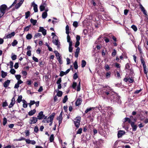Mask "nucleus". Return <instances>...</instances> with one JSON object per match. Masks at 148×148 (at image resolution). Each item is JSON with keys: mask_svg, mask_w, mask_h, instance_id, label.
Masks as SVG:
<instances>
[{"mask_svg": "<svg viewBox=\"0 0 148 148\" xmlns=\"http://www.w3.org/2000/svg\"><path fill=\"white\" fill-rule=\"evenodd\" d=\"M125 69L127 71H128L129 72V75L131 77H132L134 75V70L132 66H131L128 63H127L125 65Z\"/></svg>", "mask_w": 148, "mask_h": 148, "instance_id": "nucleus-1", "label": "nucleus"}, {"mask_svg": "<svg viewBox=\"0 0 148 148\" xmlns=\"http://www.w3.org/2000/svg\"><path fill=\"white\" fill-rule=\"evenodd\" d=\"M38 121V119L36 117H32L29 120V122L30 125L35 124Z\"/></svg>", "mask_w": 148, "mask_h": 148, "instance_id": "nucleus-2", "label": "nucleus"}, {"mask_svg": "<svg viewBox=\"0 0 148 148\" xmlns=\"http://www.w3.org/2000/svg\"><path fill=\"white\" fill-rule=\"evenodd\" d=\"M7 8V6L5 4H3L1 5L0 6V10L1 12H2V14H4L5 13V10Z\"/></svg>", "mask_w": 148, "mask_h": 148, "instance_id": "nucleus-3", "label": "nucleus"}, {"mask_svg": "<svg viewBox=\"0 0 148 148\" xmlns=\"http://www.w3.org/2000/svg\"><path fill=\"white\" fill-rule=\"evenodd\" d=\"M55 115V113H52L49 117L47 119V123H49L51 121H53L54 117Z\"/></svg>", "mask_w": 148, "mask_h": 148, "instance_id": "nucleus-4", "label": "nucleus"}, {"mask_svg": "<svg viewBox=\"0 0 148 148\" xmlns=\"http://www.w3.org/2000/svg\"><path fill=\"white\" fill-rule=\"evenodd\" d=\"M43 112L41 111L39 113L37 116V118L38 119L40 120L43 118L45 116V115L43 114Z\"/></svg>", "mask_w": 148, "mask_h": 148, "instance_id": "nucleus-5", "label": "nucleus"}, {"mask_svg": "<svg viewBox=\"0 0 148 148\" xmlns=\"http://www.w3.org/2000/svg\"><path fill=\"white\" fill-rule=\"evenodd\" d=\"M62 82L61 78H59L57 81L56 84H58V89H60L62 88L61 84H60Z\"/></svg>", "mask_w": 148, "mask_h": 148, "instance_id": "nucleus-6", "label": "nucleus"}, {"mask_svg": "<svg viewBox=\"0 0 148 148\" xmlns=\"http://www.w3.org/2000/svg\"><path fill=\"white\" fill-rule=\"evenodd\" d=\"M15 96H16L15 95L13 97L12 99L11 100V102L8 106L9 108H12L13 106L15 104Z\"/></svg>", "mask_w": 148, "mask_h": 148, "instance_id": "nucleus-7", "label": "nucleus"}, {"mask_svg": "<svg viewBox=\"0 0 148 148\" xmlns=\"http://www.w3.org/2000/svg\"><path fill=\"white\" fill-rule=\"evenodd\" d=\"M139 5L140 6V8L141 11L143 12V14L145 15H147V12L146 10H145L144 7L142 5L139 3Z\"/></svg>", "mask_w": 148, "mask_h": 148, "instance_id": "nucleus-8", "label": "nucleus"}, {"mask_svg": "<svg viewBox=\"0 0 148 148\" xmlns=\"http://www.w3.org/2000/svg\"><path fill=\"white\" fill-rule=\"evenodd\" d=\"M139 5L140 6V8L141 11L143 12V14L145 15H147V12L146 10H145L144 7L142 5L139 3Z\"/></svg>", "mask_w": 148, "mask_h": 148, "instance_id": "nucleus-9", "label": "nucleus"}, {"mask_svg": "<svg viewBox=\"0 0 148 148\" xmlns=\"http://www.w3.org/2000/svg\"><path fill=\"white\" fill-rule=\"evenodd\" d=\"M131 126L132 127L133 131H135L136 130L137 127V126L136 125H135L134 122H132L131 123Z\"/></svg>", "mask_w": 148, "mask_h": 148, "instance_id": "nucleus-10", "label": "nucleus"}, {"mask_svg": "<svg viewBox=\"0 0 148 148\" xmlns=\"http://www.w3.org/2000/svg\"><path fill=\"white\" fill-rule=\"evenodd\" d=\"M38 31L42 32L44 36H45L46 34V30L44 29L43 27H40Z\"/></svg>", "mask_w": 148, "mask_h": 148, "instance_id": "nucleus-11", "label": "nucleus"}, {"mask_svg": "<svg viewBox=\"0 0 148 148\" xmlns=\"http://www.w3.org/2000/svg\"><path fill=\"white\" fill-rule=\"evenodd\" d=\"M82 102V99L81 98H78L75 102V105L76 106H78L81 105Z\"/></svg>", "mask_w": 148, "mask_h": 148, "instance_id": "nucleus-12", "label": "nucleus"}, {"mask_svg": "<svg viewBox=\"0 0 148 148\" xmlns=\"http://www.w3.org/2000/svg\"><path fill=\"white\" fill-rule=\"evenodd\" d=\"M125 134V132L124 131L120 130L118 133V138H120L122 137L123 135Z\"/></svg>", "mask_w": 148, "mask_h": 148, "instance_id": "nucleus-13", "label": "nucleus"}, {"mask_svg": "<svg viewBox=\"0 0 148 148\" xmlns=\"http://www.w3.org/2000/svg\"><path fill=\"white\" fill-rule=\"evenodd\" d=\"M32 5L34 7V10L35 12H37L38 11V6L37 5L35 4L34 2L32 3Z\"/></svg>", "mask_w": 148, "mask_h": 148, "instance_id": "nucleus-14", "label": "nucleus"}, {"mask_svg": "<svg viewBox=\"0 0 148 148\" xmlns=\"http://www.w3.org/2000/svg\"><path fill=\"white\" fill-rule=\"evenodd\" d=\"M10 82V80H7L5 81L3 84V86L5 88H7L9 85Z\"/></svg>", "mask_w": 148, "mask_h": 148, "instance_id": "nucleus-15", "label": "nucleus"}, {"mask_svg": "<svg viewBox=\"0 0 148 148\" xmlns=\"http://www.w3.org/2000/svg\"><path fill=\"white\" fill-rule=\"evenodd\" d=\"M103 88H104V90L106 91H112V89L108 86H103Z\"/></svg>", "mask_w": 148, "mask_h": 148, "instance_id": "nucleus-16", "label": "nucleus"}, {"mask_svg": "<svg viewBox=\"0 0 148 148\" xmlns=\"http://www.w3.org/2000/svg\"><path fill=\"white\" fill-rule=\"evenodd\" d=\"M46 5L45 3L42 4L40 7V9L41 11H43L46 6Z\"/></svg>", "mask_w": 148, "mask_h": 148, "instance_id": "nucleus-17", "label": "nucleus"}, {"mask_svg": "<svg viewBox=\"0 0 148 148\" xmlns=\"http://www.w3.org/2000/svg\"><path fill=\"white\" fill-rule=\"evenodd\" d=\"M36 112V110L35 109L31 110L29 112L28 114L29 116H31L34 114Z\"/></svg>", "mask_w": 148, "mask_h": 148, "instance_id": "nucleus-18", "label": "nucleus"}, {"mask_svg": "<svg viewBox=\"0 0 148 148\" xmlns=\"http://www.w3.org/2000/svg\"><path fill=\"white\" fill-rule=\"evenodd\" d=\"M112 91H106L104 92V94L105 95H106L108 96H109V95H111L112 94Z\"/></svg>", "mask_w": 148, "mask_h": 148, "instance_id": "nucleus-19", "label": "nucleus"}, {"mask_svg": "<svg viewBox=\"0 0 148 148\" xmlns=\"http://www.w3.org/2000/svg\"><path fill=\"white\" fill-rule=\"evenodd\" d=\"M54 53H55V55L57 58V59H58L61 58V56H60V53L58 52L57 51H54Z\"/></svg>", "mask_w": 148, "mask_h": 148, "instance_id": "nucleus-20", "label": "nucleus"}, {"mask_svg": "<svg viewBox=\"0 0 148 148\" xmlns=\"http://www.w3.org/2000/svg\"><path fill=\"white\" fill-rule=\"evenodd\" d=\"M80 48L77 47L76 49V51L75 52V57L77 58L78 57L79 53V52Z\"/></svg>", "mask_w": 148, "mask_h": 148, "instance_id": "nucleus-21", "label": "nucleus"}, {"mask_svg": "<svg viewBox=\"0 0 148 148\" xmlns=\"http://www.w3.org/2000/svg\"><path fill=\"white\" fill-rule=\"evenodd\" d=\"M69 27L68 25H66V33L67 34V37H70L69 34Z\"/></svg>", "mask_w": 148, "mask_h": 148, "instance_id": "nucleus-22", "label": "nucleus"}, {"mask_svg": "<svg viewBox=\"0 0 148 148\" xmlns=\"http://www.w3.org/2000/svg\"><path fill=\"white\" fill-rule=\"evenodd\" d=\"M1 77L3 78H5L7 75V73L6 72H5L3 71H1Z\"/></svg>", "mask_w": 148, "mask_h": 148, "instance_id": "nucleus-23", "label": "nucleus"}, {"mask_svg": "<svg viewBox=\"0 0 148 148\" xmlns=\"http://www.w3.org/2000/svg\"><path fill=\"white\" fill-rule=\"evenodd\" d=\"M53 38V43L56 45H58V42H59V41L58 40V38H57L56 39H54V38Z\"/></svg>", "mask_w": 148, "mask_h": 148, "instance_id": "nucleus-24", "label": "nucleus"}, {"mask_svg": "<svg viewBox=\"0 0 148 148\" xmlns=\"http://www.w3.org/2000/svg\"><path fill=\"white\" fill-rule=\"evenodd\" d=\"M81 119V117L79 116H77L75 119V121L73 120V121L80 122Z\"/></svg>", "mask_w": 148, "mask_h": 148, "instance_id": "nucleus-25", "label": "nucleus"}, {"mask_svg": "<svg viewBox=\"0 0 148 148\" xmlns=\"http://www.w3.org/2000/svg\"><path fill=\"white\" fill-rule=\"evenodd\" d=\"M111 73L110 71L106 72L105 74L106 77L107 79L110 78L111 76Z\"/></svg>", "mask_w": 148, "mask_h": 148, "instance_id": "nucleus-26", "label": "nucleus"}, {"mask_svg": "<svg viewBox=\"0 0 148 148\" xmlns=\"http://www.w3.org/2000/svg\"><path fill=\"white\" fill-rule=\"evenodd\" d=\"M124 121H123V122H125L127 121L128 123H131L132 122L131 121V119L129 118L126 117L124 119Z\"/></svg>", "mask_w": 148, "mask_h": 148, "instance_id": "nucleus-27", "label": "nucleus"}, {"mask_svg": "<svg viewBox=\"0 0 148 148\" xmlns=\"http://www.w3.org/2000/svg\"><path fill=\"white\" fill-rule=\"evenodd\" d=\"M73 123L74 124L75 126L77 127V128H78L80 125V122H75L73 121Z\"/></svg>", "mask_w": 148, "mask_h": 148, "instance_id": "nucleus-28", "label": "nucleus"}, {"mask_svg": "<svg viewBox=\"0 0 148 148\" xmlns=\"http://www.w3.org/2000/svg\"><path fill=\"white\" fill-rule=\"evenodd\" d=\"M15 34V33L14 32H13L10 34H9L7 35L6 37H10L14 36Z\"/></svg>", "mask_w": 148, "mask_h": 148, "instance_id": "nucleus-29", "label": "nucleus"}, {"mask_svg": "<svg viewBox=\"0 0 148 148\" xmlns=\"http://www.w3.org/2000/svg\"><path fill=\"white\" fill-rule=\"evenodd\" d=\"M47 16V13L46 12H43L42 14V17L43 18H46Z\"/></svg>", "mask_w": 148, "mask_h": 148, "instance_id": "nucleus-30", "label": "nucleus"}, {"mask_svg": "<svg viewBox=\"0 0 148 148\" xmlns=\"http://www.w3.org/2000/svg\"><path fill=\"white\" fill-rule=\"evenodd\" d=\"M22 95L18 96V97L17 100V101L18 103H20L22 101Z\"/></svg>", "mask_w": 148, "mask_h": 148, "instance_id": "nucleus-31", "label": "nucleus"}, {"mask_svg": "<svg viewBox=\"0 0 148 148\" xmlns=\"http://www.w3.org/2000/svg\"><path fill=\"white\" fill-rule=\"evenodd\" d=\"M54 140V135L53 134H51L49 138L50 142H53Z\"/></svg>", "mask_w": 148, "mask_h": 148, "instance_id": "nucleus-32", "label": "nucleus"}, {"mask_svg": "<svg viewBox=\"0 0 148 148\" xmlns=\"http://www.w3.org/2000/svg\"><path fill=\"white\" fill-rule=\"evenodd\" d=\"M115 66L117 68L119 69V71H120L121 69H120V67H121V65L119 64L117 62H116L115 63Z\"/></svg>", "mask_w": 148, "mask_h": 148, "instance_id": "nucleus-33", "label": "nucleus"}, {"mask_svg": "<svg viewBox=\"0 0 148 148\" xmlns=\"http://www.w3.org/2000/svg\"><path fill=\"white\" fill-rule=\"evenodd\" d=\"M86 64V62L85 60H83L82 61L81 66L82 67H84Z\"/></svg>", "mask_w": 148, "mask_h": 148, "instance_id": "nucleus-34", "label": "nucleus"}, {"mask_svg": "<svg viewBox=\"0 0 148 148\" xmlns=\"http://www.w3.org/2000/svg\"><path fill=\"white\" fill-rule=\"evenodd\" d=\"M31 22L32 23L33 25H35L37 22V21L35 20H34L32 18L30 19Z\"/></svg>", "mask_w": 148, "mask_h": 148, "instance_id": "nucleus-35", "label": "nucleus"}, {"mask_svg": "<svg viewBox=\"0 0 148 148\" xmlns=\"http://www.w3.org/2000/svg\"><path fill=\"white\" fill-rule=\"evenodd\" d=\"M74 68L75 69H77L78 68V65H77V61H75L74 64Z\"/></svg>", "mask_w": 148, "mask_h": 148, "instance_id": "nucleus-36", "label": "nucleus"}, {"mask_svg": "<svg viewBox=\"0 0 148 148\" xmlns=\"http://www.w3.org/2000/svg\"><path fill=\"white\" fill-rule=\"evenodd\" d=\"M77 85V83L75 82H73L72 86V87L73 89H75Z\"/></svg>", "mask_w": 148, "mask_h": 148, "instance_id": "nucleus-37", "label": "nucleus"}, {"mask_svg": "<svg viewBox=\"0 0 148 148\" xmlns=\"http://www.w3.org/2000/svg\"><path fill=\"white\" fill-rule=\"evenodd\" d=\"M68 99L67 95L65 96L62 100V102L63 103H65Z\"/></svg>", "mask_w": 148, "mask_h": 148, "instance_id": "nucleus-38", "label": "nucleus"}, {"mask_svg": "<svg viewBox=\"0 0 148 148\" xmlns=\"http://www.w3.org/2000/svg\"><path fill=\"white\" fill-rule=\"evenodd\" d=\"M103 36H104V37H105L106 36H108V37H115L114 36H112L111 34H103Z\"/></svg>", "mask_w": 148, "mask_h": 148, "instance_id": "nucleus-39", "label": "nucleus"}, {"mask_svg": "<svg viewBox=\"0 0 148 148\" xmlns=\"http://www.w3.org/2000/svg\"><path fill=\"white\" fill-rule=\"evenodd\" d=\"M62 95V92L61 91H59L57 94V95L58 97H61Z\"/></svg>", "mask_w": 148, "mask_h": 148, "instance_id": "nucleus-40", "label": "nucleus"}, {"mask_svg": "<svg viewBox=\"0 0 148 148\" xmlns=\"http://www.w3.org/2000/svg\"><path fill=\"white\" fill-rule=\"evenodd\" d=\"M94 108L93 107H90L89 108H87L85 111V113H87L89 111L92 110V108Z\"/></svg>", "mask_w": 148, "mask_h": 148, "instance_id": "nucleus-41", "label": "nucleus"}, {"mask_svg": "<svg viewBox=\"0 0 148 148\" xmlns=\"http://www.w3.org/2000/svg\"><path fill=\"white\" fill-rule=\"evenodd\" d=\"M18 43L17 41L16 40H14L13 42L12 43V46H14L16 45Z\"/></svg>", "mask_w": 148, "mask_h": 148, "instance_id": "nucleus-42", "label": "nucleus"}, {"mask_svg": "<svg viewBox=\"0 0 148 148\" xmlns=\"http://www.w3.org/2000/svg\"><path fill=\"white\" fill-rule=\"evenodd\" d=\"M113 52H112V57H114L116 54V51L115 49H113Z\"/></svg>", "mask_w": 148, "mask_h": 148, "instance_id": "nucleus-43", "label": "nucleus"}, {"mask_svg": "<svg viewBox=\"0 0 148 148\" xmlns=\"http://www.w3.org/2000/svg\"><path fill=\"white\" fill-rule=\"evenodd\" d=\"M7 122V120L5 117H4L3 119V125H5L6 124Z\"/></svg>", "mask_w": 148, "mask_h": 148, "instance_id": "nucleus-44", "label": "nucleus"}, {"mask_svg": "<svg viewBox=\"0 0 148 148\" xmlns=\"http://www.w3.org/2000/svg\"><path fill=\"white\" fill-rule=\"evenodd\" d=\"M73 26L75 27H77L78 26V22L77 21H74L73 23Z\"/></svg>", "mask_w": 148, "mask_h": 148, "instance_id": "nucleus-45", "label": "nucleus"}, {"mask_svg": "<svg viewBox=\"0 0 148 148\" xmlns=\"http://www.w3.org/2000/svg\"><path fill=\"white\" fill-rule=\"evenodd\" d=\"M16 72V71L12 68H11L10 71V72L12 74H14Z\"/></svg>", "mask_w": 148, "mask_h": 148, "instance_id": "nucleus-46", "label": "nucleus"}, {"mask_svg": "<svg viewBox=\"0 0 148 148\" xmlns=\"http://www.w3.org/2000/svg\"><path fill=\"white\" fill-rule=\"evenodd\" d=\"M72 45H71V43L70 44V45H69V51L70 52H71L73 50V48L72 47Z\"/></svg>", "mask_w": 148, "mask_h": 148, "instance_id": "nucleus-47", "label": "nucleus"}, {"mask_svg": "<svg viewBox=\"0 0 148 148\" xmlns=\"http://www.w3.org/2000/svg\"><path fill=\"white\" fill-rule=\"evenodd\" d=\"M26 18H27L30 15V12L29 11H27L25 13V14Z\"/></svg>", "mask_w": 148, "mask_h": 148, "instance_id": "nucleus-48", "label": "nucleus"}, {"mask_svg": "<svg viewBox=\"0 0 148 148\" xmlns=\"http://www.w3.org/2000/svg\"><path fill=\"white\" fill-rule=\"evenodd\" d=\"M132 28L136 32L137 30V28L136 26L134 25H133L131 26Z\"/></svg>", "mask_w": 148, "mask_h": 148, "instance_id": "nucleus-49", "label": "nucleus"}, {"mask_svg": "<svg viewBox=\"0 0 148 148\" xmlns=\"http://www.w3.org/2000/svg\"><path fill=\"white\" fill-rule=\"evenodd\" d=\"M22 5L21 3H20V2L18 3L17 4H16L15 5V8L16 9H18Z\"/></svg>", "mask_w": 148, "mask_h": 148, "instance_id": "nucleus-50", "label": "nucleus"}, {"mask_svg": "<svg viewBox=\"0 0 148 148\" xmlns=\"http://www.w3.org/2000/svg\"><path fill=\"white\" fill-rule=\"evenodd\" d=\"M82 128H79L77 131V134H80L82 133Z\"/></svg>", "mask_w": 148, "mask_h": 148, "instance_id": "nucleus-51", "label": "nucleus"}, {"mask_svg": "<svg viewBox=\"0 0 148 148\" xmlns=\"http://www.w3.org/2000/svg\"><path fill=\"white\" fill-rule=\"evenodd\" d=\"M67 42H69V45H70V44L71 43V45H72V42L71 40V38H67Z\"/></svg>", "mask_w": 148, "mask_h": 148, "instance_id": "nucleus-52", "label": "nucleus"}, {"mask_svg": "<svg viewBox=\"0 0 148 148\" xmlns=\"http://www.w3.org/2000/svg\"><path fill=\"white\" fill-rule=\"evenodd\" d=\"M65 72L61 71L60 73V76L62 77L64 75H66Z\"/></svg>", "mask_w": 148, "mask_h": 148, "instance_id": "nucleus-53", "label": "nucleus"}, {"mask_svg": "<svg viewBox=\"0 0 148 148\" xmlns=\"http://www.w3.org/2000/svg\"><path fill=\"white\" fill-rule=\"evenodd\" d=\"M78 76L77 73H75L74 74L73 77L74 79H76L78 78Z\"/></svg>", "mask_w": 148, "mask_h": 148, "instance_id": "nucleus-54", "label": "nucleus"}, {"mask_svg": "<svg viewBox=\"0 0 148 148\" xmlns=\"http://www.w3.org/2000/svg\"><path fill=\"white\" fill-rule=\"evenodd\" d=\"M8 106L7 102L5 101L3 102V103L2 106L3 107H5Z\"/></svg>", "mask_w": 148, "mask_h": 148, "instance_id": "nucleus-55", "label": "nucleus"}, {"mask_svg": "<svg viewBox=\"0 0 148 148\" xmlns=\"http://www.w3.org/2000/svg\"><path fill=\"white\" fill-rule=\"evenodd\" d=\"M30 27V25L26 27H25V28L24 29V31L25 32L29 30Z\"/></svg>", "mask_w": 148, "mask_h": 148, "instance_id": "nucleus-56", "label": "nucleus"}, {"mask_svg": "<svg viewBox=\"0 0 148 148\" xmlns=\"http://www.w3.org/2000/svg\"><path fill=\"white\" fill-rule=\"evenodd\" d=\"M32 59L36 62H38V59L34 56L32 57Z\"/></svg>", "mask_w": 148, "mask_h": 148, "instance_id": "nucleus-57", "label": "nucleus"}, {"mask_svg": "<svg viewBox=\"0 0 148 148\" xmlns=\"http://www.w3.org/2000/svg\"><path fill=\"white\" fill-rule=\"evenodd\" d=\"M15 77L16 79L18 80L20 79L21 76L20 75H15Z\"/></svg>", "mask_w": 148, "mask_h": 148, "instance_id": "nucleus-58", "label": "nucleus"}, {"mask_svg": "<svg viewBox=\"0 0 148 148\" xmlns=\"http://www.w3.org/2000/svg\"><path fill=\"white\" fill-rule=\"evenodd\" d=\"M120 71H116V73L117 75V77L118 78H121L120 75L119 73Z\"/></svg>", "mask_w": 148, "mask_h": 148, "instance_id": "nucleus-59", "label": "nucleus"}, {"mask_svg": "<svg viewBox=\"0 0 148 148\" xmlns=\"http://www.w3.org/2000/svg\"><path fill=\"white\" fill-rule=\"evenodd\" d=\"M128 81L130 83H132L133 82H134V80L133 79H132L130 77H129V78H128Z\"/></svg>", "mask_w": 148, "mask_h": 148, "instance_id": "nucleus-60", "label": "nucleus"}, {"mask_svg": "<svg viewBox=\"0 0 148 148\" xmlns=\"http://www.w3.org/2000/svg\"><path fill=\"white\" fill-rule=\"evenodd\" d=\"M62 112H63L62 111L60 113L59 116V119H60L61 120H62V119H63V118L62 117Z\"/></svg>", "mask_w": 148, "mask_h": 148, "instance_id": "nucleus-61", "label": "nucleus"}, {"mask_svg": "<svg viewBox=\"0 0 148 148\" xmlns=\"http://www.w3.org/2000/svg\"><path fill=\"white\" fill-rule=\"evenodd\" d=\"M79 44L80 42L79 41H76L75 45V47L76 48H77V47L79 45Z\"/></svg>", "mask_w": 148, "mask_h": 148, "instance_id": "nucleus-62", "label": "nucleus"}, {"mask_svg": "<svg viewBox=\"0 0 148 148\" xmlns=\"http://www.w3.org/2000/svg\"><path fill=\"white\" fill-rule=\"evenodd\" d=\"M17 56L15 55H14L12 56V60H14L16 59Z\"/></svg>", "mask_w": 148, "mask_h": 148, "instance_id": "nucleus-63", "label": "nucleus"}, {"mask_svg": "<svg viewBox=\"0 0 148 148\" xmlns=\"http://www.w3.org/2000/svg\"><path fill=\"white\" fill-rule=\"evenodd\" d=\"M14 68L16 69L18 67V62L16 63L14 66Z\"/></svg>", "mask_w": 148, "mask_h": 148, "instance_id": "nucleus-64", "label": "nucleus"}]
</instances>
